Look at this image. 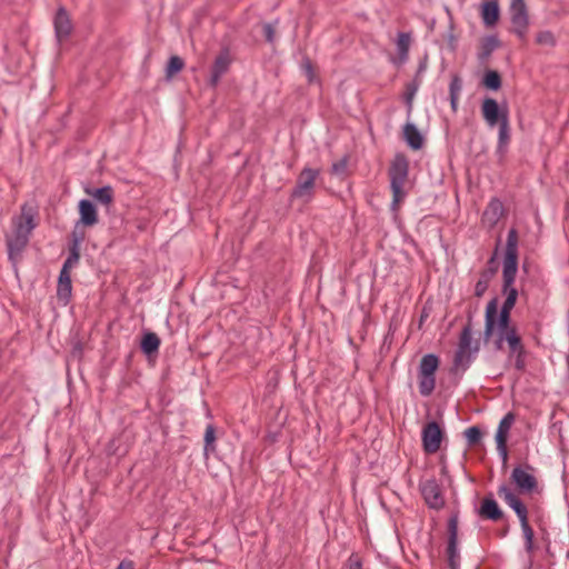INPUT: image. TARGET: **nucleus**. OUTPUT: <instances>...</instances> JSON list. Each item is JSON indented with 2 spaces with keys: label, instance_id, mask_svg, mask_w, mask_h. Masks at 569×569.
Returning <instances> with one entry per match:
<instances>
[{
  "label": "nucleus",
  "instance_id": "obj_1",
  "mask_svg": "<svg viewBox=\"0 0 569 569\" xmlns=\"http://www.w3.org/2000/svg\"><path fill=\"white\" fill-rule=\"evenodd\" d=\"M512 299L513 297L505 299L500 311H498L497 299H491L486 307L483 337L485 340L495 337L497 349H502L505 342L508 345L509 351L520 349L521 338L517 328L510 322V312L515 307Z\"/></svg>",
  "mask_w": 569,
  "mask_h": 569
},
{
  "label": "nucleus",
  "instance_id": "obj_2",
  "mask_svg": "<svg viewBox=\"0 0 569 569\" xmlns=\"http://www.w3.org/2000/svg\"><path fill=\"white\" fill-rule=\"evenodd\" d=\"M498 495L516 512L517 517L519 518L521 530L526 541V550L528 552H532L535 533L528 521V511L526 506L507 485H502L499 487Z\"/></svg>",
  "mask_w": 569,
  "mask_h": 569
},
{
  "label": "nucleus",
  "instance_id": "obj_3",
  "mask_svg": "<svg viewBox=\"0 0 569 569\" xmlns=\"http://www.w3.org/2000/svg\"><path fill=\"white\" fill-rule=\"evenodd\" d=\"M409 164L403 156H397L389 169L390 187L392 190V207L396 209L406 196L403 186L408 178Z\"/></svg>",
  "mask_w": 569,
  "mask_h": 569
},
{
  "label": "nucleus",
  "instance_id": "obj_4",
  "mask_svg": "<svg viewBox=\"0 0 569 569\" xmlns=\"http://www.w3.org/2000/svg\"><path fill=\"white\" fill-rule=\"evenodd\" d=\"M479 351V342L472 338L471 325L463 327L455 357V366L465 369Z\"/></svg>",
  "mask_w": 569,
  "mask_h": 569
},
{
  "label": "nucleus",
  "instance_id": "obj_5",
  "mask_svg": "<svg viewBox=\"0 0 569 569\" xmlns=\"http://www.w3.org/2000/svg\"><path fill=\"white\" fill-rule=\"evenodd\" d=\"M439 367V359L436 355L429 353L421 358L418 368L419 392L428 397L436 387L435 373Z\"/></svg>",
  "mask_w": 569,
  "mask_h": 569
},
{
  "label": "nucleus",
  "instance_id": "obj_6",
  "mask_svg": "<svg viewBox=\"0 0 569 569\" xmlns=\"http://www.w3.org/2000/svg\"><path fill=\"white\" fill-rule=\"evenodd\" d=\"M510 478L519 493L532 495L538 492V480L535 476V469L531 466L525 465L515 467Z\"/></svg>",
  "mask_w": 569,
  "mask_h": 569
},
{
  "label": "nucleus",
  "instance_id": "obj_7",
  "mask_svg": "<svg viewBox=\"0 0 569 569\" xmlns=\"http://www.w3.org/2000/svg\"><path fill=\"white\" fill-rule=\"evenodd\" d=\"M320 171L318 169L305 168L297 179V184L291 192L292 199H302L309 201L313 196L316 180Z\"/></svg>",
  "mask_w": 569,
  "mask_h": 569
},
{
  "label": "nucleus",
  "instance_id": "obj_8",
  "mask_svg": "<svg viewBox=\"0 0 569 569\" xmlns=\"http://www.w3.org/2000/svg\"><path fill=\"white\" fill-rule=\"evenodd\" d=\"M509 11L512 31L523 40L529 27V14L525 0H511Z\"/></svg>",
  "mask_w": 569,
  "mask_h": 569
},
{
  "label": "nucleus",
  "instance_id": "obj_9",
  "mask_svg": "<svg viewBox=\"0 0 569 569\" xmlns=\"http://www.w3.org/2000/svg\"><path fill=\"white\" fill-rule=\"evenodd\" d=\"M481 113L485 122L489 128L501 126V123H503V118L506 119V122L509 121L508 109L506 107L500 108L493 98L483 99L481 104Z\"/></svg>",
  "mask_w": 569,
  "mask_h": 569
},
{
  "label": "nucleus",
  "instance_id": "obj_10",
  "mask_svg": "<svg viewBox=\"0 0 569 569\" xmlns=\"http://www.w3.org/2000/svg\"><path fill=\"white\" fill-rule=\"evenodd\" d=\"M518 270V257H505L503 259V269H502V276H503V295L506 296V299H509L510 297H513L512 303H516L518 291L513 287V282L516 279Z\"/></svg>",
  "mask_w": 569,
  "mask_h": 569
},
{
  "label": "nucleus",
  "instance_id": "obj_11",
  "mask_svg": "<svg viewBox=\"0 0 569 569\" xmlns=\"http://www.w3.org/2000/svg\"><path fill=\"white\" fill-rule=\"evenodd\" d=\"M442 430L435 421L428 422L422 429V447L427 453H435L439 450L442 440Z\"/></svg>",
  "mask_w": 569,
  "mask_h": 569
},
{
  "label": "nucleus",
  "instance_id": "obj_12",
  "mask_svg": "<svg viewBox=\"0 0 569 569\" xmlns=\"http://www.w3.org/2000/svg\"><path fill=\"white\" fill-rule=\"evenodd\" d=\"M34 212L31 207L23 204L21 214L13 219V233L22 234L29 239L30 233L36 228Z\"/></svg>",
  "mask_w": 569,
  "mask_h": 569
},
{
  "label": "nucleus",
  "instance_id": "obj_13",
  "mask_svg": "<svg viewBox=\"0 0 569 569\" xmlns=\"http://www.w3.org/2000/svg\"><path fill=\"white\" fill-rule=\"evenodd\" d=\"M421 495L430 508L440 509L445 506L440 486L435 479H428L421 483Z\"/></svg>",
  "mask_w": 569,
  "mask_h": 569
},
{
  "label": "nucleus",
  "instance_id": "obj_14",
  "mask_svg": "<svg viewBox=\"0 0 569 569\" xmlns=\"http://www.w3.org/2000/svg\"><path fill=\"white\" fill-rule=\"evenodd\" d=\"M516 417L512 412H508L505 415V417L500 420L497 432H496V442H497V449L502 455L503 458L507 457V439L509 430L515 422Z\"/></svg>",
  "mask_w": 569,
  "mask_h": 569
},
{
  "label": "nucleus",
  "instance_id": "obj_15",
  "mask_svg": "<svg viewBox=\"0 0 569 569\" xmlns=\"http://www.w3.org/2000/svg\"><path fill=\"white\" fill-rule=\"evenodd\" d=\"M230 63L231 58L227 51L221 52L216 58L210 78V84L212 87H216L219 83L221 77L228 71Z\"/></svg>",
  "mask_w": 569,
  "mask_h": 569
},
{
  "label": "nucleus",
  "instance_id": "obj_16",
  "mask_svg": "<svg viewBox=\"0 0 569 569\" xmlns=\"http://www.w3.org/2000/svg\"><path fill=\"white\" fill-rule=\"evenodd\" d=\"M79 214L80 219L78 223L92 227L98 222L97 209L90 200L82 199L79 201Z\"/></svg>",
  "mask_w": 569,
  "mask_h": 569
},
{
  "label": "nucleus",
  "instance_id": "obj_17",
  "mask_svg": "<svg viewBox=\"0 0 569 569\" xmlns=\"http://www.w3.org/2000/svg\"><path fill=\"white\" fill-rule=\"evenodd\" d=\"M502 214L503 204L499 199L495 198L489 202L486 210L483 211L482 222L488 227H493L498 223Z\"/></svg>",
  "mask_w": 569,
  "mask_h": 569
},
{
  "label": "nucleus",
  "instance_id": "obj_18",
  "mask_svg": "<svg viewBox=\"0 0 569 569\" xmlns=\"http://www.w3.org/2000/svg\"><path fill=\"white\" fill-rule=\"evenodd\" d=\"M29 239L22 234L11 233L7 236V247L9 259L13 262L17 261L26 246L28 244Z\"/></svg>",
  "mask_w": 569,
  "mask_h": 569
},
{
  "label": "nucleus",
  "instance_id": "obj_19",
  "mask_svg": "<svg viewBox=\"0 0 569 569\" xmlns=\"http://www.w3.org/2000/svg\"><path fill=\"white\" fill-rule=\"evenodd\" d=\"M54 29L56 34L59 41L66 39L69 37L72 30L70 18L67 13V11L63 8H60L57 11L56 18H54Z\"/></svg>",
  "mask_w": 569,
  "mask_h": 569
},
{
  "label": "nucleus",
  "instance_id": "obj_20",
  "mask_svg": "<svg viewBox=\"0 0 569 569\" xmlns=\"http://www.w3.org/2000/svg\"><path fill=\"white\" fill-rule=\"evenodd\" d=\"M403 137L408 146L413 150H419L423 146V137L413 123H406L403 127Z\"/></svg>",
  "mask_w": 569,
  "mask_h": 569
},
{
  "label": "nucleus",
  "instance_id": "obj_21",
  "mask_svg": "<svg viewBox=\"0 0 569 569\" xmlns=\"http://www.w3.org/2000/svg\"><path fill=\"white\" fill-rule=\"evenodd\" d=\"M479 515L486 519L496 521L501 518L502 511L495 499L486 497L481 502Z\"/></svg>",
  "mask_w": 569,
  "mask_h": 569
},
{
  "label": "nucleus",
  "instance_id": "obj_22",
  "mask_svg": "<svg viewBox=\"0 0 569 569\" xmlns=\"http://www.w3.org/2000/svg\"><path fill=\"white\" fill-rule=\"evenodd\" d=\"M500 10L497 1H487L481 7V18L486 26L491 27L499 20Z\"/></svg>",
  "mask_w": 569,
  "mask_h": 569
},
{
  "label": "nucleus",
  "instance_id": "obj_23",
  "mask_svg": "<svg viewBox=\"0 0 569 569\" xmlns=\"http://www.w3.org/2000/svg\"><path fill=\"white\" fill-rule=\"evenodd\" d=\"M72 284L70 271L61 270L58 280L57 296L60 300L68 302L71 296Z\"/></svg>",
  "mask_w": 569,
  "mask_h": 569
},
{
  "label": "nucleus",
  "instance_id": "obj_24",
  "mask_svg": "<svg viewBox=\"0 0 569 569\" xmlns=\"http://www.w3.org/2000/svg\"><path fill=\"white\" fill-rule=\"evenodd\" d=\"M498 143H497V153L502 158L507 151L509 141H510V123L506 122L503 118V123L498 127Z\"/></svg>",
  "mask_w": 569,
  "mask_h": 569
},
{
  "label": "nucleus",
  "instance_id": "obj_25",
  "mask_svg": "<svg viewBox=\"0 0 569 569\" xmlns=\"http://www.w3.org/2000/svg\"><path fill=\"white\" fill-rule=\"evenodd\" d=\"M160 339L154 332H147L141 340V350L150 356L158 351Z\"/></svg>",
  "mask_w": 569,
  "mask_h": 569
},
{
  "label": "nucleus",
  "instance_id": "obj_26",
  "mask_svg": "<svg viewBox=\"0 0 569 569\" xmlns=\"http://www.w3.org/2000/svg\"><path fill=\"white\" fill-rule=\"evenodd\" d=\"M97 201L103 204H110L113 200V190L110 186H106L89 192Z\"/></svg>",
  "mask_w": 569,
  "mask_h": 569
},
{
  "label": "nucleus",
  "instance_id": "obj_27",
  "mask_svg": "<svg viewBox=\"0 0 569 569\" xmlns=\"http://www.w3.org/2000/svg\"><path fill=\"white\" fill-rule=\"evenodd\" d=\"M505 257H518V234L515 229L508 232Z\"/></svg>",
  "mask_w": 569,
  "mask_h": 569
},
{
  "label": "nucleus",
  "instance_id": "obj_28",
  "mask_svg": "<svg viewBox=\"0 0 569 569\" xmlns=\"http://www.w3.org/2000/svg\"><path fill=\"white\" fill-rule=\"evenodd\" d=\"M183 67H184L183 60L178 56H172L169 59V62L167 66V70H166L167 78H172L176 73L180 72L183 69Z\"/></svg>",
  "mask_w": 569,
  "mask_h": 569
},
{
  "label": "nucleus",
  "instance_id": "obj_29",
  "mask_svg": "<svg viewBox=\"0 0 569 569\" xmlns=\"http://www.w3.org/2000/svg\"><path fill=\"white\" fill-rule=\"evenodd\" d=\"M483 86L491 90H498L501 87V78L497 71H488L483 77Z\"/></svg>",
  "mask_w": 569,
  "mask_h": 569
},
{
  "label": "nucleus",
  "instance_id": "obj_30",
  "mask_svg": "<svg viewBox=\"0 0 569 569\" xmlns=\"http://www.w3.org/2000/svg\"><path fill=\"white\" fill-rule=\"evenodd\" d=\"M410 47V34L409 33H399L397 40V48L400 57L406 59L409 52Z\"/></svg>",
  "mask_w": 569,
  "mask_h": 569
},
{
  "label": "nucleus",
  "instance_id": "obj_31",
  "mask_svg": "<svg viewBox=\"0 0 569 569\" xmlns=\"http://www.w3.org/2000/svg\"><path fill=\"white\" fill-rule=\"evenodd\" d=\"M450 103L453 111L458 108L459 93L461 91V82L458 78H453L450 83Z\"/></svg>",
  "mask_w": 569,
  "mask_h": 569
},
{
  "label": "nucleus",
  "instance_id": "obj_32",
  "mask_svg": "<svg viewBox=\"0 0 569 569\" xmlns=\"http://www.w3.org/2000/svg\"><path fill=\"white\" fill-rule=\"evenodd\" d=\"M80 240H81V238L76 239V243H74L73 248L71 249L69 257L64 261L61 270L70 271V269L78 263V261L80 259V254L78 251V242Z\"/></svg>",
  "mask_w": 569,
  "mask_h": 569
},
{
  "label": "nucleus",
  "instance_id": "obj_33",
  "mask_svg": "<svg viewBox=\"0 0 569 569\" xmlns=\"http://www.w3.org/2000/svg\"><path fill=\"white\" fill-rule=\"evenodd\" d=\"M536 42L540 46L553 47L556 44V38L549 30H543L537 33Z\"/></svg>",
  "mask_w": 569,
  "mask_h": 569
},
{
  "label": "nucleus",
  "instance_id": "obj_34",
  "mask_svg": "<svg viewBox=\"0 0 569 569\" xmlns=\"http://www.w3.org/2000/svg\"><path fill=\"white\" fill-rule=\"evenodd\" d=\"M490 276L488 273L481 274L475 287V295L481 297L488 289Z\"/></svg>",
  "mask_w": 569,
  "mask_h": 569
},
{
  "label": "nucleus",
  "instance_id": "obj_35",
  "mask_svg": "<svg viewBox=\"0 0 569 569\" xmlns=\"http://www.w3.org/2000/svg\"><path fill=\"white\" fill-rule=\"evenodd\" d=\"M216 440V431L212 425L207 426L204 432V450H213V443Z\"/></svg>",
  "mask_w": 569,
  "mask_h": 569
},
{
  "label": "nucleus",
  "instance_id": "obj_36",
  "mask_svg": "<svg viewBox=\"0 0 569 569\" xmlns=\"http://www.w3.org/2000/svg\"><path fill=\"white\" fill-rule=\"evenodd\" d=\"M448 531H449V540H451V545H457L458 538V517L452 516L448 521Z\"/></svg>",
  "mask_w": 569,
  "mask_h": 569
},
{
  "label": "nucleus",
  "instance_id": "obj_37",
  "mask_svg": "<svg viewBox=\"0 0 569 569\" xmlns=\"http://www.w3.org/2000/svg\"><path fill=\"white\" fill-rule=\"evenodd\" d=\"M465 437L470 445H475L480 440L481 431L478 427L473 426L466 429Z\"/></svg>",
  "mask_w": 569,
  "mask_h": 569
},
{
  "label": "nucleus",
  "instance_id": "obj_38",
  "mask_svg": "<svg viewBox=\"0 0 569 569\" xmlns=\"http://www.w3.org/2000/svg\"><path fill=\"white\" fill-rule=\"evenodd\" d=\"M510 352V357L515 356L516 357V361H515V366L518 370H523L525 368V349H523V346L522 343H520V349L519 350H516V351H509Z\"/></svg>",
  "mask_w": 569,
  "mask_h": 569
},
{
  "label": "nucleus",
  "instance_id": "obj_39",
  "mask_svg": "<svg viewBox=\"0 0 569 569\" xmlns=\"http://www.w3.org/2000/svg\"><path fill=\"white\" fill-rule=\"evenodd\" d=\"M499 40L496 37H488L485 39L482 48L485 53L490 54L496 48L499 47Z\"/></svg>",
  "mask_w": 569,
  "mask_h": 569
},
{
  "label": "nucleus",
  "instance_id": "obj_40",
  "mask_svg": "<svg viewBox=\"0 0 569 569\" xmlns=\"http://www.w3.org/2000/svg\"><path fill=\"white\" fill-rule=\"evenodd\" d=\"M302 69L306 73L308 81L313 82L316 80V73H315L313 67L311 64V61L309 59H305L302 61Z\"/></svg>",
  "mask_w": 569,
  "mask_h": 569
},
{
  "label": "nucleus",
  "instance_id": "obj_41",
  "mask_svg": "<svg viewBox=\"0 0 569 569\" xmlns=\"http://www.w3.org/2000/svg\"><path fill=\"white\" fill-rule=\"evenodd\" d=\"M347 569H362V560L357 553H352L346 563Z\"/></svg>",
  "mask_w": 569,
  "mask_h": 569
},
{
  "label": "nucleus",
  "instance_id": "obj_42",
  "mask_svg": "<svg viewBox=\"0 0 569 569\" xmlns=\"http://www.w3.org/2000/svg\"><path fill=\"white\" fill-rule=\"evenodd\" d=\"M417 90H418V86L412 84L409 88V91L407 93L406 100H407V106H408L409 111L412 109V100H413V97H415Z\"/></svg>",
  "mask_w": 569,
  "mask_h": 569
},
{
  "label": "nucleus",
  "instance_id": "obj_43",
  "mask_svg": "<svg viewBox=\"0 0 569 569\" xmlns=\"http://www.w3.org/2000/svg\"><path fill=\"white\" fill-rule=\"evenodd\" d=\"M263 33L269 42H272L274 40V28L271 23H267L263 26Z\"/></svg>",
  "mask_w": 569,
  "mask_h": 569
},
{
  "label": "nucleus",
  "instance_id": "obj_44",
  "mask_svg": "<svg viewBox=\"0 0 569 569\" xmlns=\"http://www.w3.org/2000/svg\"><path fill=\"white\" fill-rule=\"evenodd\" d=\"M456 549H457V545H451V540H449L448 542V552H449V557H450V560L452 561L455 555H456Z\"/></svg>",
  "mask_w": 569,
  "mask_h": 569
},
{
  "label": "nucleus",
  "instance_id": "obj_45",
  "mask_svg": "<svg viewBox=\"0 0 569 569\" xmlns=\"http://www.w3.org/2000/svg\"><path fill=\"white\" fill-rule=\"evenodd\" d=\"M117 569H133V563L131 561H121Z\"/></svg>",
  "mask_w": 569,
  "mask_h": 569
},
{
  "label": "nucleus",
  "instance_id": "obj_46",
  "mask_svg": "<svg viewBox=\"0 0 569 569\" xmlns=\"http://www.w3.org/2000/svg\"><path fill=\"white\" fill-rule=\"evenodd\" d=\"M448 42H449V47H450L452 50H455V49H456V42H457V39H456V37H455L452 33H450V34L448 36Z\"/></svg>",
  "mask_w": 569,
  "mask_h": 569
},
{
  "label": "nucleus",
  "instance_id": "obj_47",
  "mask_svg": "<svg viewBox=\"0 0 569 569\" xmlns=\"http://www.w3.org/2000/svg\"><path fill=\"white\" fill-rule=\"evenodd\" d=\"M345 163H340V164H333L332 169L335 172H339L340 170H342L345 168Z\"/></svg>",
  "mask_w": 569,
  "mask_h": 569
}]
</instances>
